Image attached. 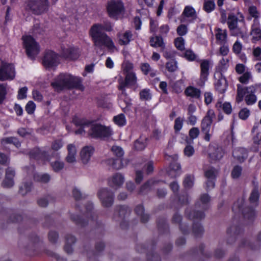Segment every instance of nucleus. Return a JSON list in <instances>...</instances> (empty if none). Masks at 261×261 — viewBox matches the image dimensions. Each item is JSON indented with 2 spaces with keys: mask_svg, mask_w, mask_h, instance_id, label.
I'll list each match as a JSON object with an SVG mask.
<instances>
[{
  "mask_svg": "<svg viewBox=\"0 0 261 261\" xmlns=\"http://www.w3.org/2000/svg\"><path fill=\"white\" fill-rule=\"evenodd\" d=\"M102 25L100 24H93L89 31V35L93 42L95 48L102 49L104 47L110 50L115 48L114 43L111 38L102 31Z\"/></svg>",
  "mask_w": 261,
  "mask_h": 261,
  "instance_id": "f257e3e1",
  "label": "nucleus"
},
{
  "mask_svg": "<svg viewBox=\"0 0 261 261\" xmlns=\"http://www.w3.org/2000/svg\"><path fill=\"white\" fill-rule=\"evenodd\" d=\"M80 77L68 74H60L54 79V81L51 83V85L54 90L58 92L64 89L72 88H76L83 91L84 87Z\"/></svg>",
  "mask_w": 261,
  "mask_h": 261,
  "instance_id": "f03ea898",
  "label": "nucleus"
},
{
  "mask_svg": "<svg viewBox=\"0 0 261 261\" xmlns=\"http://www.w3.org/2000/svg\"><path fill=\"white\" fill-rule=\"evenodd\" d=\"M256 91L255 86L243 87L241 85L237 86L236 102L240 103L245 97V101L247 105H252L256 102L257 98L254 93Z\"/></svg>",
  "mask_w": 261,
  "mask_h": 261,
  "instance_id": "7ed1b4c3",
  "label": "nucleus"
},
{
  "mask_svg": "<svg viewBox=\"0 0 261 261\" xmlns=\"http://www.w3.org/2000/svg\"><path fill=\"white\" fill-rule=\"evenodd\" d=\"M112 135L110 127L89 121V136L93 138L105 139Z\"/></svg>",
  "mask_w": 261,
  "mask_h": 261,
  "instance_id": "20e7f679",
  "label": "nucleus"
},
{
  "mask_svg": "<svg viewBox=\"0 0 261 261\" xmlns=\"http://www.w3.org/2000/svg\"><path fill=\"white\" fill-rule=\"evenodd\" d=\"M86 211L83 214V216L88 217L87 221L82 220L79 215L74 214H70V219L76 225L80 227H84L87 224L94 223V219H96V216L92 213L93 205L91 203H88L85 206Z\"/></svg>",
  "mask_w": 261,
  "mask_h": 261,
  "instance_id": "39448f33",
  "label": "nucleus"
},
{
  "mask_svg": "<svg viewBox=\"0 0 261 261\" xmlns=\"http://www.w3.org/2000/svg\"><path fill=\"white\" fill-rule=\"evenodd\" d=\"M49 3L48 0H28L27 8L33 14H41L48 9Z\"/></svg>",
  "mask_w": 261,
  "mask_h": 261,
  "instance_id": "423d86ee",
  "label": "nucleus"
},
{
  "mask_svg": "<svg viewBox=\"0 0 261 261\" xmlns=\"http://www.w3.org/2000/svg\"><path fill=\"white\" fill-rule=\"evenodd\" d=\"M23 45L26 49L28 56L34 59L39 51V47L35 41L34 39L31 36H26L22 37Z\"/></svg>",
  "mask_w": 261,
  "mask_h": 261,
  "instance_id": "0eeeda50",
  "label": "nucleus"
},
{
  "mask_svg": "<svg viewBox=\"0 0 261 261\" xmlns=\"http://www.w3.org/2000/svg\"><path fill=\"white\" fill-rule=\"evenodd\" d=\"M215 113L213 110H210L207 112L206 115L201 121V129L202 133L205 134L204 139L207 141H210L211 135L210 131L213 122V119L215 117Z\"/></svg>",
  "mask_w": 261,
  "mask_h": 261,
  "instance_id": "6e6552de",
  "label": "nucleus"
},
{
  "mask_svg": "<svg viewBox=\"0 0 261 261\" xmlns=\"http://www.w3.org/2000/svg\"><path fill=\"white\" fill-rule=\"evenodd\" d=\"M97 195L103 207H109L113 204L114 193L110 189L107 188L100 189L97 192Z\"/></svg>",
  "mask_w": 261,
  "mask_h": 261,
  "instance_id": "1a4fd4ad",
  "label": "nucleus"
},
{
  "mask_svg": "<svg viewBox=\"0 0 261 261\" xmlns=\"http://www.w3.org/2000/svg\"><path fill=\"white\" fill-rule=\"evenodd\" d=\"M124 10L123 3L121 0H111L108 4L107 10L111 18L116 19Z\"/></svg>",
  "mask_w": 261,
  "mask_h": 261,
  "instance_id": "9d476101",
  "label": "nucleus"
},
{
  "mask_svg": "<svg viewBox=\"0 0 261 261\" xmlns=\"http://www.w3.org/2000/svg\"><path fill=\"white\" fill-rule=\"evenodd\" d=\"M137 79L134 72H128L125 74V80L122 77L118 80V89L121 91L122 94L126 95L125 87L128 86H135L137 83Z\"/></svg>",
  "mask_w": 261,
  "mask_h": 261,
  "instance_id": "9b49d317",
  "label": "nucleus"
},
{
  "mask_svg": "<svg viewBox=\"0 0 261 261\" xmlns=\"http://www.w3.org/2000/svg\"><path fill=\"white\" fill-rule=\"evenodd\" d=\"M29 244L27 246V254L29 255H34L37 254V250L41 247L42 242L36 234H33L29 237Z\"/></svg>",
  "mask_w": 261,
  "mask_h": 261,
  "instance_id": "f8f14e48",
  "label": "nucleus"
},
{
  "mask_svg": "<svg viewBox=\"0 0 261 261\" xmlns=\"http://www.w3.org/2000/svg\"><path fill=\"white\" fill-rule=\"evenodd\" d=\"M59 63V57L54 51L48 50L46 52L43 60V64L46 68L56 66Z\"/></svg>",
  "mask_w": 261,
  "mask_h": 261,
  "instance_id": "ddd939ff",
  "label": "nucleus"
},
{
  "mask_svg": "<svg viewBox=\"0 0 261 261\" xmlns=\"http://www.w3.org/2000/svg\"><path fill=\"white\" fill-rule=\"evenodd\" d=\"M15 75L13 65L10 64L2 63L0 68V81L12 80Z\"/></svg>",
  "mask_w": 261,
  "mask_h": 261,
  "instance_id": "4468645a",
  "label": "nucleus"
},
{
  "mask_svg": "<svg viewBox=\"0 0 261 261\" xmlns=\"http://www.w3.org/2000/svg\"><path fill=\"white\" fill-rule=\"evenodd\" d=\"M178 156L176 154L172 156H168L167 160L172 161L170 165L168 174L172 177H176L181 173V166L179 163L176 162Z\"/></svg>",
  "mask_w": 261,
  "mask_h": 261,
  "instance_id": "2eb2a0df",
  "label": "nucleus"
},
{
  "mask_svg": "<svg viewBox=\"0 0 261 261\" xmlns=\"http://www.w3.org/2000/svg\"><path fill=\"white\" fill-rule=\"evenodd\" d=\"M15 175V170L11 167H8L6 170L5 177L2 183L3 187L10 188L14 185V177Z\"/></svg>",
  "mask_w": 261,
  "mask_h": 261,
  "instance_id": "dca6fc26",
  "label": "nucleus"
},
{
  "mask_svg": "<svg viewBox=\"0 0 261 261\" xmlns=\"http://www.w3.org/2000/svg\"><path fill=\"white\" fill-rule=\"evenodd\" d=\"M242 230L241 228L237 226H232L227 231L228 235L227 243L233 244L237 239L241 237Z\"/></svg>",
  "mask_w": 261,
  "mask_h": 261,
  "instance_id": "f3484780",
  "label": "nucleus"
},
{
  "mask_svg": "<svg viewBox=\"0 0 261 261\" xmlns=\"http://www.w3.org/2000/svg\"><path fill=\"white\" fill-rule=\"evenodd\" d=\"M72 121L75 125L80 126V128L75 132L76 134L83 135L87 133L89 136V121L74 118Z\"/></svg>",
  "mask_w": 261,
  "mask_h": 261,
  "instance_id": "a211bd4d",
  "label": "nucleus"
},
{
  "mask_svg": "<svg viewBox=\"0 0 261 261\" xmlns=\"http://www.w3.org/2000/svg\"><path fill=\"white\" fill-rule=\"evenodd\" d=\"M30 158L37 160L49 161L50 156L47 151L39 148H36L32 150L30 152Z\"/></svg>",
  "mask_w": 261,
  "mask_h": 261,
  "instance_id": "6ab92c4d",
  "label": "nucleus"
},
{
  "mask_svg": "<svg viewBox=\"0 0 261 261\" xmlns=\"http://www.w3.org/2000/svg\"><path fill=\"white\" fill-rule=\"evenodd\" d=\"M124 182V177L123 175L120 173H116L114 174L108 179L109 185L116 190L120 188L123 184Z\"/></svg>",
  "mask_w": 261,
  "mask_h": 261,
  "instance_id": "aec40b11",
  "label": "nucleus"
},
{
  "mask_svg": "<svg viewBox=\"0 0 261 261\" xmlns=\"http://www.w3.org/2000/svg\"><path fill=\"white\" fill-rule=\"evenodd\" d=\"M61 55L63 58L69 60H76L80 56L78 49L74 47L63 48Z\"/></svg>",
  "mask_w": 261,
  "mask_h": 261,
  "instance_id": "412c9836",
  "label": "nucleus"
},
{
  "mask_svg": "<svg viewBox=\"0 0 261 261\" xmlns=\"http://www.w3.org/2000/svg\"><path fill=\"white\" fill-rule=\"evenodd\" d=\"M224 151L221 147L212 145L210 147L209 157L214 161L220 160L224 155Z\"/></svg>",
  "mask_w": 261,
  "mask_h": 261,
  "instance_id": "4be33fe9",
  "label": "nucleus"
},
{
  "mask_svg": "<svg viewBox=\"0 0 261 261\" xmlns=\"http://www.w3.org/2000/svg\"><path fill=\"white\" fill-rule=\"evenodd\" d=\"M94 152V148L91 146H86L82 148L80 152L81 159L84 164H87Z\"/></svg>",
  "mask_w": 261,
  "mask_h": 261,
  "instance_id": "5701e85b",
  "label": "nucleus"
},
{
  "mask_svg": "<svg viewBox=\"0 0 261 261\" xmlns=\"http://www.w3.org/2000/svg\"><path fill=\"white\" fill-rule=\"evenodd\" d=\"M232 156L238 162H243L248 156L247 150L243 147H237L233 149Z\"/></svg>",
  "mask_w": 261,
  "mask_h": 261,
  "instance_id": "b1692460",
  "label": "nucleus"
},
{
  "mask_svg": "<svg viewBox=\"0 0 261 261\" xmlns=\"http://www.w3.org/2000/svg\"><path fill=\"white\" fill-rule=\"evenodd\" d=\"M234 206L238 207L239 211H241L245 219H248L249 221H252L255 216V213L254 210L252 207H245L242 208L238 203H235ZM234 207H233L234 208Z\"/></svg>",
  "mask_w": 261,
  "mask_h": 261,
  "instance_id": "393cba45",
  "label": "nucleus"
},
{
  "mask_svg": "<svg viewBox=\"0 0 261 261\" xmlns=\"http://www.w3.org/2000/svg\"><path fill=\"white\" fill-rule=\"evenodd\" d=\"M217 76L218 79L217 81L215 83V88L219 92L223 93L227 88L226 80L220 73H218Z\"/></svg>",
  "mask_w": 261,
  "mask_h": 261,
  "instance_id": "a878e982",
  "label": "nucleus"
},
{
  "mask_svg": "<svg viewBox=\"0 0 261 261\" xmlns=\"http://www.w3.org/2000/svg\"><path fill=\"white\" fill-rule=\"evenodd\" d=\"M210 62L207 60L201 61L200 63V79L203 82L207 80L209 74Z\"/></svg>",
  "mask_w": 261,
  "mask_h": 261,
  "instance_id": "bb28decb",
  "label": "nucleus"
},
{
  "mask_svg": "<svg viewBox=\"0 0 261 261\" xmlns=\"http://www.w3.org/2000/svg\"><path fill=\"white\" fill-rule=\"evenodd\" d=\"M68 154L65 158L66 161L68 163H73L76 162V149L73 144L67 146Z\"/></svg>",
  "mask_w": 261,
  "mask_h": 261,
  "instance_id": "cd10ccee",
  "label": "nucleus"
},
{
  "mask_svg": "<svg viewBox=\"0 0 261 261\" xmlns=\"http://www.w3.org/2000/svg\"><path fill=\"white\" fill-rule=\"evenodd\" d=\"M259 197V193L257 187H255L252 190L249 198V201L251 206H256L258 205V200Z\"/></svg>",
  "mask_w": 261,
  "mask_h": 261,
  "instance_id": "c85d7f7f",
  "label": "nucleus"
},
{
  "mask_svg": "<svg viewBox=\"0 0 261 261\" xmlns=\"http://www.w3.org/2000/svg\"><path fill=\"white\" fill-rule=\"evenodd\" d=\"M56 154L58 159L55 161L50 163V166L54 171L59 172L64 168V163L59 159V153H53L52 155Z\"/></svg>",
  "mask_w": 261,
  "mask_h": 261,
  "instance_id": "c756f323",
  "label": "nucleus"
},
{
  "mask_svg": "<svg viewBox=\"0 0 261 261\" xmlns=\"http://www.w3.org/2000/svg\"><path fill=\"white\" fill-rule=\"evenodd\" d=\"M250 35L252 36L253 41H261V29L258 27L257 23H254L252 25Z\"/></svg>",
  "mask_w": 261,
  "mask_h": 261,
  "instance_id": "7c9ffc66",
  "label": "nucleus"
},
{
  "mask_svg": "<svg viewBox=\"0 0 261 261\" xmlns=\"http://www.w3.org/2000/svg\"><path fill=\"white\" fill-rule=\"evenodd\" d=\"M185 94L194 98H199L201 96V91L196 88L189 86L185 91Z\"/></svg>",
  "mask_w": 261,
  "mask_h": 261,
  "instance_id": "2f4dec72",
  "label": "nucleus"
},
{
  "mask_svg": "<svg viewBox=\"0 0 261 261\" xmlns=\"http://www.w3.org/2000/svg\"><path fill=\"white\" fill-rule=\"evenodd\" d=\"M116 214L118 215L120 219H123L127 216L130 212V209L126 205H119L116 207Z\"/></svg>",
  "mask_w": 261,
  "mask_h": 261,
  "instance_id": "473e14b6",
  "label": "nucleus"
},
{
  "mask_svg": "<svg viewBox=\"0 0 261 261\" xmlns=\"http://www.w3.org/2000/svg\"><path fill=\"white\" fill-rule=\"evenodd\" d=\"M132 33L130 31H127L123 34H119V42L121 45H126L129 43L132 38Z\"/></svg>",
  "mask_w": 261,
  "mask_h": 261,
  "instance_id": "72a5a7b5",
  "label": "nucleus"
},
{
  "mask_svg": "<svg viewBox=\"0 0 261 261\" xmlns=\"http://www.w3.org/2000/svg\"><path fill=\"white\" fill-rule=\"evenodd\" d=\"M210 201V197L208 195L204 194L200 197V202L201 204L197 202L196 203V206L197 208H201L202 210H205L207 208V204Z\"/></svg>",
  "mask_w": 261,
  "mask_h": 261,
  "instance_id": "f704fd0d",
  "label": "nucleus"
},
{
  "mask_svg": "<svg viewBox=\"0 0 261 261\" xmlns=\"http://www.w3.org/2000/svg\"><path fill=\"white\" fill-rule=\"evenodd\" d=\"M150 45L152 47H160L162 49H164L165 44L162 37L160 36H155L151 37L150 40Z\"/></svg>",
  "mask_w": 261,
  "mask_h": 261,
  "instance_id": "c9c22d12",
  "label": "nucleus"
},
{
  "mask_svg": "<svg viewBox=\"0 0 261 261\" xmlns=\"http://www.w3.org/2000/svg\"><path fill=\"white\" fill-rule=\"evenodd\" d=\"M182 15L186 17L190 18L192 20L197 18V14L195 9L191 6H186L182 13Z\"/></svg>",
  "mask_w": 261,
  "mask_h": 261,
  "instance_id": "e433bc0d",
  "label": "nucleus"
},
{
  "mask_svg": "<svg viewBox=\"0 0 261 261\" xmlns=\"http://www.w3.org/2000/svg\"><path fill=\"white\" fill-rule=\"evenodd\" d=\"M227 36V31L226 30H222L220 28L217 30L216 38L217 40L220 42V44H224L226 42Z\"/></svg>",
  "mask_w": 261,
  "mask_h": 261,
  "instance_id": "4c0bfd02",
  "label": "nucleus"
},
{
  "mask_svg": "<svg viewBox=\"0 0 261 261\" xmlns=\"http://www.w3.org/2000/svg\"><path fill=\"white\" fill-rule=\"evenodd\" d=\"M135 211L138 215L140 216L142 222L146 223L148 221L149 216L147 214H144V208L142 205H137L135 209Z\"/></svg>",
  "mask_w": 261,
  "mask_h": 261,
  "instance_id": "58836bf2",
  "label": "nucleus"
},
{
  "mask_svg": "<svg viewBox=\"0 0 261 261\" xmlns=\"http://www.w3.org/2000/svg\"><path fill=\"white\" fill-rule=\"evenodd\" d=\"M186 215L189 219L196 220H201L204 218L205 215L203 212L201 211H193L188 213V211H186Z\"/></svg>",
  "mask_w": 261,
  "mask_h": 261,
  "instance_id": "ea45409f",
  "label": "nucleus"
},
{
  "mask_svg": "<svg viewBox=\"0 0 261 261\" xmlns=\"http://www.w3.org/2000/svg\"><path fill=\"white\" fill-rule=\"evenodd\" d=\"M192 232L195 237H200L204 233V229L200 223L194 222Z\"/></svg>",
  "mask_w": 261,
  "mask_h": 261,
  "instance_id": "a19ab883",
  "label": "nucleus"
},
{
  "mask_svg": "<svg viewBox=\"0 0 261 261\" xmlns=\"http://www.w3.org/2000/svg\"><path fill=\"white\" fill-rule=\"evenodd\" d=\"M147 138H140L138 140H137L134 144L135 148L139 151H141L143 150L147 145Z\"/></svg>",
  "mask_w": 261,
  "mask_h": 261,
  "instance_id": "79ce46f5",
  "label": "nucleus"
},
{
  "mask_svg": "<svg viewBox=\"0 0 261 261\" xmlns=\"http://www.w3.org/2000/svg\"><path fill=\"white\" fill-rule=\"evenodd\" d=\"M216 5L214 0L204 1L203 9L206 13L212 12L215 8Z\"/></svg>",
  "mask_w": 261,
  "mask_h": 261,
  "instance_id": "37998d69",
  "label": "nucleus"
},
{
  "mask_svg": "<svg viewBox=\"0 0 261 261\" xmlns=\"http://www.w3.org/2000/svg\"><path fill=\"white\" fill-rule=\"evenodd\" d=\"M238 21L239 19L238 17L233 13H230L228 14L227 24L229 29H232L233 27L238 25Z\"/></svg>",
  "mask_w": 261,
  "mask_h": 261,
  "instance_id": "c03bdc74",
  "label": "nucleus"
},
{
  "mask_svg": "<svg viewBox=\"0 0 261 261\" xmlns=\"http://www.w3.org/2000/svg\"><path fill=\"white\" fill-rule=\"evenodd\" d=\"M216 107L219 110L222 108L223 111L227 114H230L232 111L231 106L229 102H224L222 103L221 102H217L216 104Z\"/></svg>",
  "mask_w": 261,
  "mask_h": 261,
  "instance_id": "a18cd8bd",
  "label": "nucleus"
},
{
  "mask_svg": "<svg viewBox=\"0 0 261 261\" xmlns=\"http://www.w3.org/2000/svg\"><path fill=\"white\" fill-rule=\"evenodd\" d=\"M35 180L42 183H47L50 179V176L47 173L37 174L34 176Z\"/></svg>",
  "mask_w": 261,
  "mask_h": 261,
  "instance_id": "49530a36",
  "label": "nucleus"
},
{
  "mask_svg": "<svg viewBox=\"0 0 261 261\" xmlns=\"http://www.w3.org/2000/svg\"><path fill=\"white\" fill-rule=\"evenodd\" d=\"M177 64V62L174 59H172L166 63V68L169 72H173L178 68Z\"/></svg>",
  "mask_w": 261,
  "mask_h": 261,
  "instance_id": "de8ad7c7",
  "label": "nucleus"
},
{
  "mask_svg": "<svg viewBox=\"0 0 261 261\" xmlns=\"http://www.w3.org/2000/svg\"><path fill=\"white\" fill-rule=\"evenodd\" d=\"M194 182V176L192 175H187L184 179L183 184L185 188L190 189L193 187Z\"/></svg>",
  "mask_w": 261,
  "mask_h": 261,
  "instance_id": "09e8293b",
  "label": "nucleus"
},
{
  "mask_svg": "<svg viewBox=\"0 0 261 261\" xmlns=\"http://www.w3.org/2000/svg\"><path fill=\"white\" fill-rule=\"evenodd\" d=\"M113 121L115 124L119 126H122L126 124V119L124 114H120L113 118Z\"/></svg>",
  "mask_w": 261,
  "mask_h": 261,
  "instance_id": "8fccbe9b",
  "label": "nucleus"
},
{
  "mask_svg": "<svg viewBox=\"0 0 261 261\" xmlns=\"http://www.w3.org/2000/svg\"><path fill=\"white\" fill-rule=\"evenodd\" d=\"M31 181L25 182L20 186L19 192L21 195H24L31 191Z\"/></svg>",
  "mask_w": 261,
  "mask_h": 261,
  "instance_id": "3c124183",
  "label": "nucleus"
},
{
  "mask_svg": "<svg viewBox=\"0 0 261 261\" xmlns=\"http://www.w3.org/2000/svg\"><path fill=\"white\" fill-rule=\"evenodd\" d=\"M2 143L13 144L16 147H19L20 146V143L15 137L6 138L2 140Z\"/></svg>",
  "mask_w": 261,
  "mask_h": 261,
  "instance_id": "603ef678",
  "label": "nucleus"
},
{
  "mask_svg": "<svg viewBox=\"0 0 261 261\" xmlns=\"http://www.w3.org/2000/svg\"><path fill=\"white\" fill-rule=\"evenodd\" d=\"M216 172L214 168L211 167L204 172V175L207 179H215Z\"/></svg>",
  "mask_w": 261,
  "mask_h": 261,
  "instance_id": "864d4df0",
  "label": "nucleus"
},
{
  "mask_svg": "<svg viewBox=\"0 0 261 261\" xmlns=\"http://www.w3.org/2000/svg\"><path fill=\"white\" fill-rule=\"evenodd\" d=\"M139 95L140 99L142 100H148L151 98V94L149 89H144L141 90Z\"/></svg>",
  "mask_w": 261,
  "mask_h": 261,
  "instance_id": "5fc2aeb1",
  "label": "nucleus"
},
{
  "mask_svg": "<svg viewBox=\"0 0 261 261\" xmlns=\"http://www.w3.org/2000/svg\"><path fill=\"white\" fill-rule=\"evenodd\" d=\"M51 200H53V197L50 195H47L38 199L37 203L40 207H45L47 205L49 201Z\"/></svg>",
  "mask_w": 261,
  "mask_h": 261,
  "instance_id": "6e6d98bb",
  "label": "nucleus"
},
{
  "mask_svg": "<svg viewBox=\"0 0 261 261\" xmlns=\"http://www.w3.org/2000/svg\"><path fill=\"white\" fill-rule=\"evenodd\" d=\"M231 35L235 36H240L243 37L244 35L241 28H239L238 25L233 27L232 29H229Z\"/></svg>",
  "mask_w": 261,
  "mask_h": 261,
  "instance_id": "4d7b16f0",
  "label": "nucleus"
},
{
  "mask_svg": "<svg viewBox=\"0 0 261 261\" xmlns=\"http://www.w3.org/2000/svg\"><path fill=\"white\" fill-rule=\"evenodd\" d=\"M113 154L118 158H121L124 154V151L121 147L118 146H113L111 148Z\"/></svg>",
  "mask_w": 261,
  "mask_h": 261,
  "instance_id": "13d9d810",
  "label": "nucleus"
},
{
  "mask_svg": "<svg viewBox=\"0 0 261 261\" xmlns=\"http://www.w3.org/2000/svg\"><path fill=\"white\" fill-rule=\"evenodd\" d=\"M242 168L240 166H236L231 171V176L233 178H238L241 175Z\"/></svg>",
  "mask_w": 261,
  "mask_h": 261,
  "instance_id": "bf43d9fd",
  "label": "nucleus"
},
{
  "mask_svg": "<svg viewBox=\"0 0 261 261\" xmlns=\"http://www.w3.org/2000/svg\"><path fill=\"white\" fill-rule=\"evenodd\" d=\"M48 238L49 241L53 244H55L57 242L58 238V233L55 231H50L48 232Z\"/></svg>",
  "mask_w": 261,
  "mask_h": 261,
  "instance_id": "052dcab7",
  "label": "nucleus"
},
{
  "mask_svg": "<svg viewBox=\"0 0 261 261\" xmlns=\"http://www.w3.org/2000/svg\"><path fill=\"white\" fill-rule=\"evenodd\" d=\"M184 119L180 117H178L175 120L174 128L176 132L179 131L183 125Z\"/></svg>",
  "mask_w": 261,
  "mask_h": 261,
  "instance_id": "680f3d73",
  "label": "nucleus"
},
{
  "mask_svg": "<svg viewBox=\"0 0 261 261\" xmlns=\"http://www.w3.org/2000/svg\"><path fill=\"white\" fill-rule=\"evenodd\" d=\"M6 84H0V103H2L5 99V96L7 94Z\"/></svg>",
  "mask_w": 261,
  "mask_h": 261,
  "instance_id": "e2e57ef3",
  "label": "nucleus"
},
{
  "mask_svg": "<svg viewBox=\"0 0 261 261\" xmlns=\"http://www.w3.org/2000/svg\"><path fill=\"white\" fill-rule=\"evenodd\" d=\"M175 45L179 50H182L184 49V39L180 37L177 38L174 41Z\"/></svg>",
  "mask_w": 261,
  "mask_h": 261,
  "instance_id": "0e129e2a",
  "label": "nucleus"
},
{
  "mask_svg": "<svg viewBox=\"0 0 261 261\" xmlns=\"http://www.w3.org/2000/svg\"><path fill=\"white\" fill-rule=\"evenodd\" d=\"M63 146V143L61 140L54 141L51 145V148L54 151H58Z\"/></svg>",
  "mask_w": 261,
  "mask_h": 261,
  "instance_id": "69168bd1",
  "label": "nucleus"
},
{
  "mask_svg": "<svg viewBox=\"0 0 261 261\" xmlns=\"http://www.w3.org/2000/svg\"><path fill=\"white\" fill-rule=\"evenodd\" d=\"M251 77V74L250 72H245L239 78V81L242 84H247L248 80Z\"/></svg>",
  "mask_w": 261,
  "mask_h": 261,
  "instance_id": "338daca9",
  "label": "nucleus"
},
{
  "mask_svg": "<svg viewBox=\"0 0 261 261\" xmlns=\"http://www.w3.org/2000/svg\"><path fill=\"white\" fill-rule=\"evenodd\" d=\"M250 115V111L247 108L242 109L239 112V116L240 118L243 120L246 119Z\"/></svg>",
  "mask_w": 261,
  "mask_h": 261,
  "instance_id": "774afa93",
  "label": "nucleus"
}]
</instances>
